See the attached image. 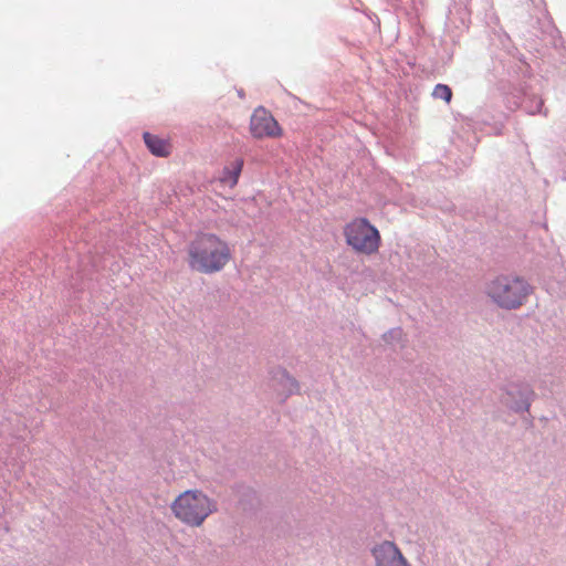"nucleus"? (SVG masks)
I'll return each instance as SVG.
<instances>
[{"instance_id":"20e7f679","label":"nucleus","mask_w":566,"mask_h":566,"mask_svg":"<svg viewBox=\"0 0 566 566\" xmlns=\"http://www.w3.org/2000/svg\"><path fill=\"white\" fill-rule=\"evenodd\" d=\"M346 243L356 252L370 255L380 247V233L366 218H358L345 227Z\"/></svg>"},{"instance_id":"9b49d317","label":"nucleus","mask_w":566,"mask_h":566,"mask_svg":"<svg viewBox=\"0 0 566 566\" xmlns=\"http://www.w3.org/2000/svg\"><path fill=\"white\" fill-rule=\"evenodd\" d=\"M242 167L243 160L235 159L230 167L224 168L222 181L230 185L231 187L235 186L242 171Z\"/></svg>"},{"instance_id":"0eeeda50","label":"nucleus","mask_w":566,"mask_h":566,"mask_svg":"<svg viewBox=\"0 0 566 566\" xmlns=\"http://www.w3.org/2000/svg\"><path fill=\"white\" fill-rule=\"evenodd\" d=\"M374 566H410L399 547L391 541H382L370 549Z\"/></svg>"},{"instance_id":"6e6552de","label":"nucleus","mask_w":566,"mask_h":566,"mask_svg":"<svg viewBox=\"0 0 566 566\" xmlns=\"http://www.w3.org/2000/svg\"><path fill=\"white\" fill-rule=\"evenodd\" d=\"M272 387L281 400L284 401L289 396L298 392L300 384L285 369L275 368L271 371Z\"/></svg>"},{"instance_id":"f8f14e48","label":"nucleus","mask_w":566,"mask_h":566,"mask_svg":"<svg viewBox=\"0 0 566 566\" xmlns=\"http://www.w3.org/2000/svg\"><path fill=\"white\" fill-rule=\"evenodd\" d=\"M433 97L440 98L449 103L452 98V91L448 85L437 84L432 93Z\"/></svg>"},{"instance_id":"423d86ee","label":"nucleus","mask_w":566,"mask_h":566,"mask_svg":"<svg viewBox=\"0 0 566 566\" xmlns=\"http://www.w3.org/2000/svg\"><path fill=\"white\" fill-rule=\"evenodd\" d=\"M250 132L254 138L279 137L282 129L275 118L262 106L254 109L250 119Z\"/></svg>"},{"instance_id":"f257e3e1","label":"nucleus","mask_w":566,"mask_h":566,"mask_svg":"<svg viewBox=\"0 0 566 566\" xmlns=\"http://www.w3.org/2000/svg\"><path fill=\"white\" fill-rule=\"evenodd\" d=\"M189 266L205 274L221 271L231 259L229 245L212 233L198 234L188 247Z\"/></svg>"},{"instance_id":"4468645a","label":"nucleus","mask_w":566,"mask_h":566,"mask_svg":"<svg viewBox=\"0 0 566 566\" xmlns=\"http://www.w3.org/2000/svg\"><path fill=\"white\" fill-rule=\"evenodd\" d=\"M528 102H530V105L528 104L525 105V109L528 114L534 115L537 113H542V108L544 106L543 99H541L536 96H533L528 99Z\"/></svg>"},{"instance_id":"7ed1b4c3","label":"nucleus","mask_w":566,"mask_h":566,"mask_svg":"<svg viewBox=\"0 0 566 566\" xmlns=\"http://www.w3.org/2000/svg\"><path fill=\"white\" fill-rule=\"evenodd\" d=\"M174 515L182 523L198 527L206 518L217 512V502L200 490H187L171 503Z\"/></svg>"},{"instance_id":"ddd939ff","label":"nucleus","mask_w":566,"mask_h":566,"mask_svg":"<svg viewBox=\"0 0 566 566\" xmlns=\"http://www.w3.org/2000/svg\"><path fill=\"white\" fill-rule=\"evenodd\" d=\"M403 332L400 327L391 328L382 335V339L387 344H396L402 339Z\"/></svg>"},{"instance_id":"39448f33","label":"nucleus","mask_w":566,"mask_h":566,"mask_svg":"<svg viewBox=\"0 0 566 566\" xmlns=\"http://www.w3.org/2000/svg\"><path fill=\"white\" fill-rule=\"evenodd\" d=\"M500 402L515 413L528 412L536 398L531 384L524 380L509 381L500 388Z\"/></svg>"},{"instance_id":"1a4fd4ad","label":"nucleus","mask_w":566,"mask_h":566,"mask_svg":"<svg viewBox=\"0 0 566 566\" xmlns=\"http://www.w3.org/2000/svg\"><path fill=\"white\" fill-rule=\"evenodd\" d=\"M143 138L147 148L153 155L158 157H167L170 154L169 144L165 139L147 132L144 133Z\"/></svg>"},{"instance_id":"9d476101","label":"nucleus","mask_w":566,"mask_h":566,"mask_svg":"<svg viewBox=\"0 0 566 566\" xmlns=\"http://www.w3.org/2000/svg\"><path fill=\"white\" fill-rule=\"evenodd\" d=\"M239 492H240V495H239L238 504L242 509V511H244V512L253 511L259 503L258 495H256L255 491L250 488H241V490Z\"/></svg>"},{"instance_id":"2eb2a0df","label":"nucleus","mask_w":566,"mask_h":566,"mask_svg":"<svg viewBox=\"0 0 566 566\" xmlns=\"http://www.w3.org/2000/svg\"><path fill=\"white\" fill-rule=\"evenodd\" d=\"M238 95H239L240 98L244 97V92H243L242 88L238 91Z\"/></svg>"},{"instance_id":"f03ea898","label":"nucleus","mask_w":566,"mask_h":566,"mask_svg":"<svg viewBox=\"0 0 566 566\" xmlns=\"http://www.w3.org/2000/svg\"><path fill=\"white\" fill-rule=\"evenodd\" d=\"M484 292L500 308L512 311L526 303L533 287L522 276L501 274L485 284Z\"/></svg>"}]
</instances>
